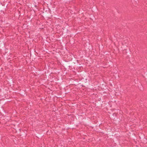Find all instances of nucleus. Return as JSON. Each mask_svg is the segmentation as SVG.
Returning <instances> with one entry per match:
<instances>
[{
  "mask_svg": "<svg viewBox=\"0 0 147 147\" xmlns=\"http://www.w3.org/2000/svg\"><path fill=\"white\" fill-rule=\"evenodd\" d=\"M35 7H36V5H35Z\"/></svg>",
  "mask_w": 147,
  "mask_h": 147,
  "instance_id": "1",
  "label": "nucleus"
}]
</instances>
